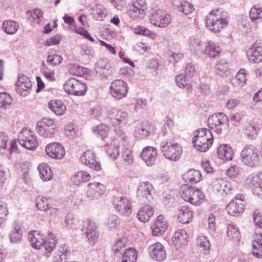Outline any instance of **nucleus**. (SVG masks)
<instances>
[{"label":"nucleus","mask_w":262,"mask_h":262,"mask_svg":"<svg viewBox=\"0 0 262 262\" xmlns=\"http://www.w3.org/2000/svg\"><path fill=\"white\" fill-rule=\"evenodd\" d=\"M95 223L90 219H86L83 222L82 228V232L86 235L91 244H94L98 239V234Z\"/></svg>","instance_id":"obj_17"},{"label":"nucleus","mask_w":262,"mask_h":262,"mask_svg":"<svg viewBox=\"0 0 262 262\" xmlns=\"http://www.w3.org/2000/svg\"><path fill=\"white\" fill-rule=\"evenodd\" d=\"M64 134L70 139L73 140L77 136L78 132L76 130L74 124L70 123L65 126Z\"/></svg>","instance_id":"obj_55"},{"label":"nucleus","mask_w":262,"mask_h":262,"mask_svg":"<svg viewBox=\"0 0 262 262\" xmlns=\"http://www.w3.org/2000/svg\"><path fill=\"white\" fill-rule=\"evenodd\" d=\"M105 150L107 155L113 160L117 159L120 154L119 146L115 141L112 142L110 144H106Z\"/></svg>","instance_id":"obj_39"},{"label":"nucleus","mask_w":262,"mask_h":262,"mask_svg":"<svg viewBox=\"0 0 262 262\" xmlns=\"http://www.w3.org/2000/svg\"><path fill=\"white\" fill-rule=\"evenodd\" d=\"M45 151L49 157L54 159H61L65 155L63 146L58 142H52L47 144Z\"/></svg>","instance_id":"obj_16"},{"label":"nucleus","mask_w":262,"mask_h":262,"mask_svg":"<svg viewBox=\"0 0 262 262\" xmlns=\"http://www.w3.org/2000/svg\"><path fill=\"white\" fill-rule=\"evenodd\" d=\"M225 180L223 179H215L212 182L211 187L212 190L217 193L222 194L223 185Z\"/></svg>","instance_id":"obj_59"},{"label":"nucleus","mask_w":262,"mask_h":262,"mask_svg":"<svg viewBox=\"0 0 262 262\" xmlns=\"http://www.w3.org/2000/svg\"><path fill=\"white\" fill-rule=\"evenodd\" d=\"M226 209L229 214L232 216H238L245 210V205L243 203H238L232 200L226 206Z\"/></svg>","instance_id":"obj_27"},{"label":"nucleus","mask_w":262,"mask_h":262,"mask_svg":"<svg viewBox=\"0 0 262 262\" xmlns=\"http://www.w3.org/2000/svg\"><path fill=\"white\" fill-rule=\"evenodd\" d=\"M192 217V211L188 207L183 206L179 209L178 220L180 223L183 224H188L191 221Z\"/></svg>","instance_id":"obj_28"},{"label":"nucleus","mask_w":262,"mask_h":262,"mask_svg":"<svg viewBox=\"0 0 262 262\" xmlns=\"http://www.w3.org/2000/svg\"><path fill=\"white\" fill-rule=\"evenodd\" d=\"M10 240L11 243H17L20 241L22 238V232L19 227H14L10 234Z\"/></svg>","instance_id":"obj_57"},{"label":"nucleus","mask_w":262,"mask_h":262,"mask_svg":"<svg viewBox=\"0 0 262 262\" xmlns=\"http://www.w3.org/2000/svg\"><path fill=\"white\" fill-rule=\"evenodd\" d=\"M62 60V57L57 54L49 55L48 57L47 62L51 66L59 64Z\"/></svg>","instance_id":"obj_64"},{"label":"nucleus","mask_w":262,"mask_h":262,"mask_svg":"<svg viewBox=\"0 0 262 262\" xmlns=\"http://www.w3.org/2000/svg\"><path fill=\"white\" fill-rule=\"evenodd\" d=\"M146 9L145 0H136L130 7L127 14L134 20L141 19L145 16Z\"/></svg>","instance_id":"obj_14"},{"label":"nucleus","mask_w":262,"mask_h":262,"mask_svg":"<svg viewBox=\"0 0 262 262\" xmlns=\"http://www.w3.org/2000/svg\"><path fill=\"white\" fill-rule=\"evenodd\" d=\"M150 23L155 27L164 28L167 27L171 21L170 15L162 10L155 11L150 16Z\"/></svg>","instance_id":"obj_13"},{"label":"nucleus","mask_w":262,"mask_h":262,"mask_svg":"<svg viewBox=\"0 0 262 262\" xmlns=\"http://www.w3.org/2000/svg\"><path fill=\"white\" fill-rule=\"evenodd\" d=\"M8 146V137L4 133H0V154H3Z\"/></svg>","instance_id":"obj_63"},{"label":"nucleus","mask_w":262,"mask_h":262,"mask_svg":"<svg viewBox=\"0 0 262 262\" xmlns=\"http://www.w3.org/2000/svg\"><path fill=\"white\" fill-rule=\"evenodd\" d=\"M114 207L122 215H128L132 212L130 202L125 196L116 199L114 202Z\"/></svg>","instance_id":"obj_22"},{"label":"nucleus","mask_w":262,"mask_h":262,"mask_svg":"<svg viewBox=\"0 0 262 262\" xmlns=\"http://www.w3.org/2000/svg\"><path fill=\"white\" fill-rule=\"evenodd\" d=\"M91 178V176L86 171H80L75 173L72 178V182L76 185L89 181Z\"/></svg>","instance_id":"obj_40"},{"label":"nucleus","mask_w":262,"mask_h":262,"mask_svg":"<svg viewBox=\"0 0 262 262\" xmlns=\"http://www.w3.org/2000/svg\"><path fill=\"white\" fill-rule=\"evenodd\" d=\"M214 70L217 75L223 77H228L230 74L229 63L224 59H221L217 62Z\"/></svg>","instance_id":"obj_30"},{"label":"nucleus","mask_w":262,"mask_h":262,"mask_svg":"<svg viewBox=\"0 0 262 262\" xmlns=\"http://www.w3.org/2000/svg\"><path fill=\"white\" fill-rule=\"evenodd\" d=\"M36 206L38 210L46 211L50 208L49 199L42 195H38L36 198Z\"/></svg>","instance_id":"obj_43"},{"label":"nucleus","mask_w":262,"mask_h":262,"mask_svg":"<svg viewBox=\"0 0 262 262\" xmlns=\"http://www.w3.org/2000/svg\"><path fill=\"white\" fill-rule=\"evenodd\" d=\"M233 151L228 144L221 145L217 149V156L220 159L225 161L231 160L233 157Z\"/></svg>","instance_id":"obj_31"},{"label":"nucleus","mask_w":262,"mask_h":262,"mask_svg":"<svg viewBox=\"0 0 262 262\" xmlns=\"http://www.w3.org/2000/svg\"><path fill=\"white\" fill-rule=\"evenodd\" d=\"M179 10L187 15L193 12L194 8L192 4L185 0H180V4L177 5Z\"/></svg>","instance_id":"obj_47"},{"label":"nucleus","mask_w":262,"mask_h":262,"mask_svg":"<svg viewBox=\"0 0 262 262\" xmlns=\"http://www.w3.org/2000/svg\"><path fill=\"white\" fill-rule=\"evenodd\" d=\"M228 117L223 113H218L210 116L208 119V126L216 134H222L224 128L228 126Z\"/></svg>","instance_id":"obj_6"},{"label":"nucleus","mask_w":262,"mask_h":262,"mask_svg":"<svg viewBox=\"0 0 262 262\" xmlns=\"http://www.w3.org/2000/svg\"><path fill=\"white\" fill-rule=\"evenodd\" d=\"M138 252L133 248L125 250L122 255V262H136Z\"/></svg>","instance_id":"obj_41"},{"label":"nucleus","mask_w":262,"mask_h":262,"mask_svg":"<svg viewBox=\"0 0 262 262\" xmlns=\"http://www.w3.org/2000/svg\"><path fill=\"white\" fill-rule=\"evenodd\" d=\"M50 109L56 115L61 116L66 111V106L63 102L60 100L51 101L49 103Z\"/></svg>","instance_id":"obj_35"},{"label":"nucleus","mask_w":262,"mask_h":262,"mask_svg":"<svg viewBox=\"0 0 262 262\" xmlns=\"http://www.w3.org/2000/svg\"><path fill=\"white\" fill-rule=\"evenodd\" d=\"M157 150L152 146L144 147L140 153V157L148 166H152L157 157Z\"/></svg>","instance_id":"obj_20"},{"label":"nucleus","mask_w":262,"mask_h":262,"mask_svg":"<svg viewBox=\"0 0 262 262\" xmlns=\"http://www.w3.org/2000/svg\"><path fill=\"white\" fill-rule=\"evenodd\" d=\"M32 83L26 75H19L16 83V90L19 95L26 96L31 92Z\"/></svg>","instance_id":"obj_18"},{"label":"nucleus","mask_w":262,"mask_h":262,"mask_svg":"<svg viewBox=\"0 0 262 262\" xmlns=\"http://www.w3.org/2000/svg\"><path fill=\"white\" fill-rule=\"evenodd\" d=\"M154 214L152 207L148 205L142 207L139 211L137 217L139 221L145 223L148 222Z\"/></svg>","instance_id":"obj_34"},{"label":"nucleus","mask_w":262,"mask_h":262,"mask_svg":"<svg viewBox=\"0 0 262 262\" xmlns=\"http://www.w3.org/2000/svg\"><path fill=\"white\" fill-rule=\"evenodd\" d=\"M196 244L198 247L202 248L205 252L209 250L210 244L206 236H199L196 239Z\"/></svg>","instance_id":"obj_54"},{"label":"nucleus","mask_w":262,"mask_h":262,"mask_svg":"<svg viewBox=\"0 0 262 262\" xmlns=\"http://www.w3.org/2000/svg\"><path fill=\"white\" fill-rule=\"evenodd\" d=\"M28 239L33 248L40 249L45 238L39 231H33L29 233Z\"/></svg>","instance_id":"obj_32"},{"label":"nucleus","mask_w":262,"mask_h":262,"mask_svg":"<svg viewBox=\"0 0 262 262\" xmlns=\"http://www.w3.org/2000/svg\"><path fill=\"white\" fill-rule=\"evenodd\" d=\"M249 17L252 21H262V7L258 5L253 6L249 11Z\"/></svg>","instance_id":"obj_45"},{"label":"nucleus","mask_w":262,"mask_h":262,"mask_svg":"<svg viewBox=\"0 0 262 262\" xmlns=\"http://www.w3.org/2000/svg\"><path fill=\"white\" fill-rule=\"evenodd\" d=\"M12 103L10 95L6 92L0 93V108L3 110L9 108Z\"/></svg>","instance_id":"obj_46"},{"label":"nucleus","mask_w":262,"mask_h":262,"mask_svg":"<svg viewBox=\"0 0 262 262\" xmlns=\"http://www.w3.org/2000/svg\"><path fill=\"white\" fill-rule=\"evenodd\" d=\"M107 11L103 6L98 5L96 6L95 10L93 12V17L98 20H103L106 15Z\"/></svg>","instance_id":"obj_51"},{"label":"nucleus","mask_w":262,"mask_h":262,"mask_svg":"<svg viewBox=\"0 0 262 262\" xmlns=\"http://www.w3.org/2000/svg\"><path fill=\"white\" fill-rule=\"evenodd\" d=\"M56 245V241L54 238H50L43 240V243L41 244L40 249H44L47 253L53 251Z\"/></svg>","instance_id":"obj_56"},{"label":"nucleus","mask_w":262,"mask_h":262,"mask_svg":"<svg viewBox=\"0 0 262 262\" xmlns=\"http://www.w3.org/2000/svg\"><path fill=\"white\" fill-rule=\"evenodd\" d=\"M202 174L200 171L194 169H190L184 175L183 179L187 182L195 184L200 181Z\"/></svg>","instance_id":"obj_33"},{"label":"nucleus","mask_w":262,"mask_h":262,"mask_svg":"<svg viewBox=\"0 0 262 262\" xmlns=\"http://www.w3.org/2000/svg\"><path fill=\"white\" fill-rule=\"evenodd\" d=\"M175 79L177 84L179 87L186 88L188 91L192 90V85L182 74L177 76Z\"/></svg>","instance_id":"obj_50"},{"label":"nucleus","mask_w":262,"mask_h":262,"mask_svg":"<svg viewBox=\"0 0 262 262\" xmlns=\"http://www.w3.org/2000/svg\"><path fill=\"white\" fill-rule=\"evenodd\" d=\"M18 141L25 148L34 150L38 145L37 137L30 129L23 128L18 135Z\"/></svg>","instance_id":"obj_5"},{"label":"nucleus","mask_w":262,"mask_h":262,"mask_svg":"<svg viewBox=\"0 0 262 262\" xmlns=\"http://www.w3.org/2000/svg\"><path fill=\"white\" fill-rule=\"evenodd\" d=\"M105 186L99 182H91L88 184L86 194L91 200L97 199L105 191Z\"/></svg>","instance_id":"obj_19"},{"label":"nucleus","mask_w":262,"mask_h":262,"mask_svg":"<svg viewBox=\"0 0 262 262\" xmlns=\"http://www.w3.org/2000/svg\"><path fill=\"white\" fill-rule=\"evenodd\" d=\"M241 160L244 164L255 166L258 163V155L255 147L252 145H246L241 152Z\"/></svg>","instance_id":"obj_11"},{"label":"nucleus","mask_w":262,"mask_h":262,"mask_svg":"<svg viewBox=\"0 0 262 262\" xmlns=\"http://www.w3.org/2000/svg\"><path fill=\"white\" fill-rule=\"evenodd\" d=\"M221 53L220 47L215 43L207 42L205 48V54L211 59L217 57Z\"/></svg>","instance_id":"obj_36"},{"label":"nucleus","mask_w":262,"mask_h":262,"mask_svg":"<svg viewBox=\"0 0 262 262\" xmlns=\"http://www.w3.org/2000/svg\"><path fill=\"white\" fill-rule=\"evenodd\" d=\"M168 227V223L164 216L159 215L152 227V234L154 236H159L163 234Z\"/></svg>","instance_id":"obj_24"},{"label":"nucleus","mask_w":262,"mask_h":262,"mask_svg":"<svg viewBox=\"0 0 262 262\" xmlns=\"http://www.w3.org/2000/svg\"><path fill=\"white\" fill-rule=\"evenodd\" d=\"M36 130L41 136L50 138L53 137L57 132L56 125L53 119L48 118H43L37 122Z\"/></svg>","instance_id":"obj_8"},{"label":"nucleus","mask_w":262,"mask_h":262,"mask_svg":"<svg viewBox=\"0 0 262 262\" xmlns=\"http://www.w3.org/2000/svg\"><path fill=\"white\" fill-rule=\"evenodd\" d=\"M65 92L69 95L83 96L86 92V84L74 78H70L63 84Z\"/></svg>","instance_id":"obj_7"},{"label":"nucleus","mask_w":262,"mask_h":262,"mask_svg":"<svg viewBox=\"0 0 262 262\" xmlns=\"http://www.w3.org/2000/svg\"><path fill=\"white\" fill-rule=\"evenodd\" d=\"M80 160L86 166L95 171L101 169L100 163L97 160L96 154L91 150H87L81 156Z\"/></svg>","instance_id":"obj_15"},{"label":"nucleus","mask_w":262,"mask_h":262,"mask_svg":"<svg viewBox=\"0 0 262 262\" xmlns=\"http://www.w3.org/2000/svg\"><path fill=\"white\" fill-rule=\"evenodd\" d=\"M148 251L150 256L157 261H163L166 257L164 248L160 243L157 242L150 245Z\"/></svg>","instance_id":"obj_21"},{"label":"nucleus","mask_w":262,"mask_h":262,"mask_svg":"<svg viewBox=\"0 0 262 262\" xmlns=\"http://www.w3.org/2000/svg\"><path fill=\"white\" fill-rule=\"evenodd\" d=\"M110 90L112 96L117 100H119L126 97L128 88L125 81L116 79L112 82Z\"/></svg>","instance_id":"obj_12"},{"label":"nucleus","mask_w":262,"mask_h":262,"mask_svg":"<svg viewBox=\"0 0 262 262\" xmlns=\"http://www.w3.org/2000/svg\"><path fill=\"white\" fill-rule=\"evenodd\" d=\"M38 170L40 174V178L43 181H50L53 178V172L48 164L45 163L39 164L38 166Z\"/></svg>","instance_id":"obj_38"},{"label":"nucleus","mask_w":262,"mask_h":262,"mask_svg":"<svg viewBox=\"0 0 262 262\" xmlns=\"http://www.w3.org/2000/svg\"><path fill=\"white\" fill-rule=\"evenodd\" d=\"M192 143L194 148L201 152H205L211 146L213 137L211 132L206 128H202L194 132Z\"/></svg>","instance_id":"obj_2"},{"label":"nucleus","mask_w":262,"mask_h":262,"mask_svg":"<svg viewBox=\"0 0 262 262\" xmlns=\"http://www.w3.org/2000/svg\"><path fill=\"white\" fill-rule=\"evenodd\" d=\"M41 71L42 75H43L48 80L51 81L55 80V78L54 71L49 69L45 65L44 62H42Z\"/></svg>","instance_id":"obj_60"},{"label":"nucleus","mask_w":262,"mask_h":262,"mask_svg":"<svg viewBox=\"0 0 262 262\" xmlns=\"http://www.w3.org/2000/svg\"><path fill=\"white\" fill-rule=\"evenodd\" d=\"M96 72L102 78L106 77L112 73V69L105 59H100L96 64Z\"/></svg>","instance_id":"obj_29"},{"label":"nucleus","mask_w":262,"mask_h":262,"mask_svg":"<svg viewBox=\"0 0 262 262\" xmlns=\"http://www.w3.org/2000/svg\"><path fill=\"white\" fill-rule=\"evenodd\" d=\"M252 254L256 257L262 256V234H257L252 242Z\"/></svg>","instance_id":"obj_37"},{"label":"nucleus","mask_w":262,"mask_h":262,"mask_svg":"<svg viewBox=\"0 0 262 262\" xmlns=\"http://www.w3.org/2000/svg\"><path fill=\"white\" fill-rule=\"evenodd\" d=\"M187 241L188 235L184 229H180L177 230L172 237V242L177 248L186 245Z\"/></svg>","instance_id":"obj_26"},{"label":"nucleus","mask_w":262,"mask_h":262,"mask_svg":"<svg viewBox=\"0 0 262 262\" xmlns=\"http://www.w3.org/2000/svg\"><path fill=\"white\" fill-rule=\"evenodd\" d=\"M227 236L232 239L239 241L241 237L240 232L237 227L234 224H229L227 227Z\"/></svg>","instance_id":"obj_48"},{"label":"nucleus","mask_w":262,"mask_h":262,"mask_svg":"<svg viewBox=\"0 0 262 262\" xmlns=\"http://www.w3.org/2000/svg\"><path fill=\"white\" fill-rule=\"evenodd\" d=\"M206 27L212 32H218L226 27L229 15L226 11L217 8L212 10L206 17Z\"/></svg>","instance_id":"obj_1"},{"label":"nucleus","mask_w":262,"mask_h":262,"mask_svg":"<svg viewBox=\"0 0 262 262\" xmlns=\"http://www.w3.org/2000/svg\"><path fill=\"white\" fill-rule=\"evenodd\" d=\"M154 127L151 124L147 122H143L135 127L134 136L138 139H144L150 135Z\"/></svg>","instance_id":"obj_23"},{"label":"nucleus","mask_w":262,"mask_h":262,"mask_svg":"<svg viewBox=\"0 0 262 262\" xmlns=\"http://www.w3.org/2000/svg\"><path fill=\"white\" fill-rule=\"evenodd\" d=\"M42 17V13L41 10L39 9H35L31 12L28 19L32 25H35L40 23Z\"/></svg>","instance_id":"obj_53"},{"label":"nucleus","mask_w":262,"mask_h":262,"mask_svg":"<svg viewBox=\"0 0 262 262\" xmlns=\"http://www.w3.org/2000/svg\"><path fill=\"white\" fill-rule=\"evenodd\" d=\"M160 148L164 157L170 160L178 161L182 153V148L178 143H172L170 140H163Z\"/></svg>","instance_id":"obj_4"},{"label":"nucleus","mask_w":262,"mask_h":262,"mask_svg":"<svg viewBox=\"0 0 262 262\" xmlns=\"http://www.w3.org/2000/svg\"><path fill=\"white\" fill-rule=\"evenodd\" d=\"M107 117L110 122L115 126L125 125L128 119V113L116 107L107 111Z\"/></svg>","instance_id":"obj_10"},{"label":"nucleus","mask_w":262,"mask_h":262,"mask_svg":"<svg viewBox=\"0 0 262 262\" xmlns=\"http://www.w3.org/2000/svg\"><path fill=\"white\" fill-rule=\"evenodd\" d=\"M180 194L184 201L195 206L200 205L204 200L205 197L201 190L187 185L181 186Z\"/></svg>","instance_id":"obj_3"},{"label":"nucleus","mask_w":262,"mask_h":262,"mask_svg":"<svg viewBox=\"0 0 262 262\" xmlns=\"http://www.w3.org/2000/svg\"><path fill=\"white\" fill-rule=\"evenodd\" d=\"M126 246L123 240L119 238L114 244L112 250L116 256H120L125 251Z\"/></svg>","instance_id":"obj_52"},{"label":"nucleus","mask_w":262,"mask_h":262,"mask_svg":"<svg viewBox=\"0 0 262 262\" xmlns=\"http://www.w3.org/2000/svg\"><path fill=\"white\" fill-rule=\"evenodd\" d=\"M18 26L17 23L12 20H7L3 22L2 29L8 34H13L18 30Z\"/></svg>","instance_id":"obj_42"},{"label":"nucleus","mask_w":262,"mask_h":262,"mask_svg":"<svg viewBox=\"0 0 262 262\" xmlns=\"http://www.w3.org/2000/svg\"><path fill=\"white\" fill-rule=\"evenodd\" d=\"M262 183V173H252L246 179V184L251 188Z\"/></svg>","instance_id":"obj_44"},{"label":"nucleus","mask_w":262,"mask_h":262,"mask_svg":"<svg viewBox=\"0 0 262 262\" xmlns=\"http://www.w3.org/2000/svg\"><path fill=\"white\" fill-rule=\"evenodd\" d=\"M155 189L153 186L148 182L140 183L137 190V198L142 204H147L153 200Z\"/></svg>","instance_id":"obj_9"},{"label":"nucleus","mask_w":262,"mask_h":262,"mask_svg":"<svg viewBox=\"0 0 262 262\" xmlns=\"http://www.w3.org/2000/svg\"><path fill=\"white\" fill-rule=\"evenodd\" d=\"M248 59L253 63L262 62V46L253 45L247 52Z\"/></svg>","instance_id":"obj_25"},{"label":"nucleus","mask_w":262,"mask_h":262,"mask_svg":"<svg viewBox=\"0 0 262 262\" xmlns=\"http://www.w3.org/2000/svg\"><path fill=\"white\" fill-rule=\"evenodd\" d=\"M93 130L97 136H99L103 140L107 137L109 127L103 124L97 125L93 128Z\"/></svg>","instance_id":"obj_49"},{"label":"nucleus","mask_w":262,"mask_h":262,"mask_svg":"<svg viewBox=\"0 0 262 262\" xmlns=\"http://www.w3.org/2000/svg\"><path fill=\"white\" fill-rule=\"evenodd\" d=\"M122 158L124 162L130 165L133 162V152L131 149L124 147L122 151Z\"/></svg>","instance_id":"obj_61"},{"label":"nucleus","mask_w":262,"mask_h":262,"mask_svg":"<svg viewBox=\"0 0 262 262\" xmlns=\"http://www.w3.org/2000/svg\"><path fill=\"white\" fill-rule=\"evenodd\" d=\"M102 108L98 105L91 107L89 110V115L91 118L98 119L102 115Z\"/></svg>","instance_id":"obj_62"},{"label":"nucleus","mask_w":262,"mask_h":262,"mask_svg":"<svg viewBox=\"0 0 262 262\" xmlns=\"http://www.w3.org/2000/svg\"><path fill=\"white\" fill-rule=\"evenodd\" d=\"M245 133L249 138H254L257 134V126L252 123L247 124L245 126Z\"/></svg>","instance_id":"obj_58"}]
</instances>
